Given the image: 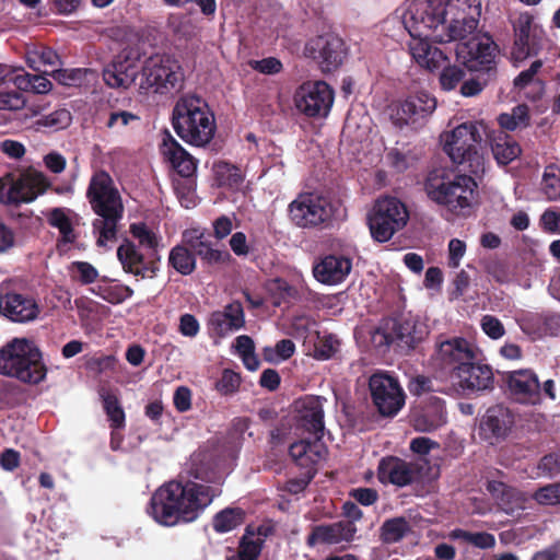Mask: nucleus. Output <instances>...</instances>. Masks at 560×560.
<instances>
[{"label":"nucleus","mask_w":560,"mask_h":560,"mask_svg":"<svg viewBox=\"0 0 560 560\" xmlns=\"http://www.w3.org/2000/svg\"><path fill=\"white\" fill-rule=\"evenodd\" d=\"M332 214L330 200L314 192L300 194L288 206L291 223L300 229L323 228L331 221Z\"/></svg>","instance_id":"nucleus-10"},{"label":"nucleus","mask_w":560,"mask_h":560,"mask_svg":"<svg viewBox=\"0 0 560 560\" xmlns=\"http://www.w3.org/2000/svg\"><path fill=\"white\" fill-rule=\"evenodd\" d=\"M411 533V525L404 516L385 520L380 527V539L383 544L390 545L402 540Z\"/></svg>","instance_id":"nucleus-35"},{"label":"nucleus","mask_w":560,"mask_h":560,"mask_svg":"<svg viewBox=\"0 0 560 560\" xmlns=\"http://www.w3.org/2000/svg\"><path fill=\"white\" fill-rule=\"evenodd\" d=\"M241 381V375L238 373L225 369L217 383V389L222 395H232L238 390Z\"/></svg>","instance_id":"nucleus-55"},{"label":"nucleus","mask_w":560,"mask_h":560,"mask_svg":"<svg viewBox=\"0 0 560 560\" xmlns=\"http://www.w3.org/2000/svg\"><path fill=\"white\" fill-rule=\"evenodd\" d=\"M337 524L330 525H318L315 526L312 533L307 537V545L314 546L318 542L320 544H338L340 542L339 532Z\"/></svg>","instance_id":"nucleus-44"},{"label":"nucleus","mask_w":560,"mask_h":560,"mask_svg":"<svg viewBox=\"0 0 560 560\" xmlns=\"http://www.w3.org/2000/svg\"><path fill=\"white\" fill-rule=\"evenodd\" d=\"M511 397L525 405H535L540 400V383L532 370H516L504 374Z\"/></svg>","instance_id":"nucleus-23"},{"label":"nucleus","mask_w":560,"mask_h":560,"mask_svg":"<svg viewBox=\"0 0 560 560\" xmlns=\"http://www.w3.org/2000/svg\"><path fill=\"white\" fill-rule=\"evenodd\" d=\"M140 117L131 112L122 109H113L108 113L105 126L112 130H121L135 121H139Z\"/></svg>","instance_id":"nucleus-53"},{"label":"nucleus","mask_w":560,"mask_h":560,"mask_svg":"<svg viewBox=\"0 0 560 560\" xmlns=\"http://www.w3.org/2000/svg\"><path fill=\"white\" fill-rule=\"evenodd\" d=\"M260 551V539H255L253 535H244L240 541L237 555L229 557L228 560H257Z\"/></svg>","instance_id":"nucleus-46"},{"label":"nucleus","mask_w":560,"mask_h":560,"mask_svg":"<svg viewBox=\"0 0 560 560\" xmlns=\"http://www.w3.org/2000/svg\"><path fill=\"white\" fill-rule=\"evenodd\" d=\"M10 80L14 83L18 90L24 92L46 94L52 89V83L46 77L40 74H31L24 71V69H20V73H16Z\"/></svg>","instance_id":"nucleus-37"},{"label":"nucleus","mask_w":560,"mask_h":560,"mask_svg":"<svg viewBox=\"0 0 560 560\" xmlns=\"http://www.w3.org/2000/svg\"><path fill=\"white\" fill-rule=\"evenodd\" d=\"M465 75H466L465 70L459 66H456V65L444 66L442 69V72L440 74V79H439L441 88L445 91H452L460 82L463 83Z\"/></svg>","instance_id":"nucleus-51"},{"label":"nucleus","mask_w":560,"mask_h":560,"mask_svg":"<svg viewBox=\"0 0 560 560\" xmlns=\"http://www.w3.org/2000/svg\"><path fill=\"white\" fill-rule=\"evenodd\" d=\"M168 265L178 273L189 276L196 269V258L187 245H176L170 252Z\"/></svg>","instance_id":"nucleus-39"},{"label":"nucleus","mask_w":560,"mask_h":560,"mask_svg":"<svg viewBox=\"0 0 560 560\" xmlns=\"http://www.w3.org/2000/svg\"><path fill=\"white\" fill-rule=\"evenodd\" d=\"M421 468L396 456L383 457L377 466V479L383 485L402 488L420 478Z\"/></svg>","instance_id":"nucleus-21"},{"label":"nucleus","mask_w":560,"mask_h":560,"mask_svg":"<svg viewBox=\"0 0 560 560\" xmlns=\"http://www.w3.org/2000/svg\"><path fill=\"white\" fill-rule=\"evenodd\" d=\"M103 409L109 421L110 429L121 430L126 427V413L124 408L114 393L102 389L100 393Z\"/></svg>","instance_id":"nucleus-38"},{"label":"nucleus","mask_w":560,"mask_h":560,"mask_svg":"<svg viewBox=\"0 0 560 560\" xmlns=\"http://www.w3.org/2000/svg\"><path fill=\"white\" fill-rule=\"evenodd\" d=\"M411 424L418 432H433L446 423L445 401L429 396L411 415Z\"/></svg>","instance_id":"nucleus-26"},{"label":"nucleus","mask_w":560,"mask_h":560,"mask_svg":"<svg viewBox=\"0 0 560 560\" xmlns=\"http://www.w3.org/2000/svg\"><path fill=\"white\" fill-rule=\"evenodd\" d=\"M161 152L178 175L186 178L195 175L197 161L168 131L163 138Z\"/></svg>","instance_id":"nucleus-28"},{"label":"nucleus","mask_w":560,"mask_h":560,"mask_svg":"<svg viewBox=\"0 0 560 560\" xmlns=\"http://www.w3.org/2000/svg\"><path fill=\"white\" fill-rule=\"evenodd\" d=\"M295 351V345L290 339H281L275 346V348L266 347L264 349V357L266 361L276 360H288L293 355Z\"/></svg>","instance_id":"nucleus-52"},{"label":"nucleus","mask_w":560,"mask_h":560,"mask_svg":"<svg viewBox=\"0 0 560 560\" xmlns=\"http://www.w3.org/2000/svg\"><path fill=\"white\" fill-rule=\"evenodd\" d=\"M372 402L382 417L393 418L405 406L406 395L397 378L374 373L369 380Z\"/></svg>","instance_id":"nucleus-12"},{"label":"nucleus","mask_w":560,"mask_h":560,"mask_svg":"<svg viewBox=\"0 0 560 560\" xmlns=\"http://www.w3.org/2000/svg\"><path fill=\"white\" fill-rule=\"evenodd\" d=\"M491 151L498 164L508 165L522 153L520 144L505 132L497 136L491 143Z\"/></svg>","instance_id":"nucleus-34"},{"label":"nucleus","mask_w":560,"mask_h":560,"mask_svg":"<svg viewBox=\"0 0 560 560\" xmlns=\"http://www.w3.org/2000/svg\"><path fill=\"white\" fill-rule=\"evenodd\" d=\"M171 122L186 143L206 147L214 137L217 125L208 103L196 94L182 95L175 103Z\"/></svg>","instance_id":"nucleus-5"},{"label":"nucleus","mask_w":560,"mask_h":560,"mask_svg":"<svg viewBox=\"0 0 560 560\" xmlns=\"http://www.w3.org/2000/svg\"><path fill=\"white\" fill-rule=\"evenodd\" d=\"M92 292L110 304H120L133 295V290L126 284L97 285Z\"/></svg>","instance_id":"nucleus-41"},{"label":"nucleus","mask_w":560,"mask_h":560,"mask_svg":"<svg viewBox=\"0 0 560 560\" xmlns=\"http://www.w3.org/2000/svg\"><path fill=\"white\" fill-rule=\"evenodd\" d=\"M241 523L240 513L234 509H225L213 517L212 527L217 533L233 530Z\"/></svg>","instance_id":"nucleus-47"},{"label":"nucleus","mask_w":560,"mask_h":560,"mask_svg":"<svg viewBox=\"0 0 560 560\" xmlns=\"http://www.w3.org/2000/svg\"><path fill=\"white\" fill-rule=\"evenodd\" d=\"M324 396L305 395L295 401V429L311 438L323 439L325 432Z\"/></svg>","instance_id":"nucleus-18"},{"label":"nucleus","mask_w":560,"mask_h":560,"mask_svg":"<svg viewBox=\"0 0 560 560\" xmlns=\"http://www.w3.org/2000/svg\"><path fill=\"white\" fill-rule=\"evenodd\" d=\"M305 52L318 63L323 72H331L342 65L347 48L338 35L326 33L310 39Z\"/></svg>","instance_id":"nucleus-15"},{"label":"nucleus","mask_w":560,"mask_h":560,"mask_svg":"<svg viewBox=\"0 0 560 560\" xmlns=\"http://www.w3.org/2000/svg\"><path fill=\"white\" fill-rule=\"evenodd\" d=\"M323 439H301L289 446V454L292 460L304 471L316 475L317 465L327 455V446Z\"/></svg>","instance_id":"nucleus-25"},{"label":"nucleus","mask_w":560,"mask_h":560,"mask_svg":"<svg viewBox=\"0 0 560 560\" xmlns=\"http://www.w3.org/2000/svg\"><path fill=\"white\" fill-rule=\"evenodd\" d=\"M177 61L167 56L149 58L142 68V88L152 89L154 93H165L175 89L182 81Z\"/></svg>","instance_id":"nucleus-14"},{"label":"nucleus","mask_w":560,"mask_h":560,"mask_svg":"<svg viewBox=\"0 0 560 560\" xmlns=\"http://www.w3.org/2000/svg\"><path fill=\"white\" fill-rule=\"evenodd\" d=\"M541 191L549 201L560 200V167L557 164L551 163L545 167Z\"/></svg>","instance_id":"nucleus-42"},{"label":"nucleus","mask_w":560,"mask_h":560,"mask_svg":"<svg viewBox=\"0 0 560 560\" xmlns=\"http://www.w3.org/2000/svg\"><path fill=\"white\" fill-rule=\"evenodd\" d=\"M483 332L491 339H500L505 334V328L501 320L493 315H485L480 322Z\"/></svg>","instance_id":"nucleus-58"},{"label":"nucleus","mask_w":560,"mask_h":560,"mask_svg":"<svg viewBox=\"0 0 560 560\" xmlns=\"http://www.w3.org/2000/svg\"><path fill=\"white\" fill-rule=\"evenodd\" d=\"M539 226L547 234H560V210L546 209L539 217Z\"/></svg>","instance_id":"nucleus-56"},{"label":"nucleus","mask_w":560,"mask_h":560,"mask_svg":"<svg viewBox=\"0 0 560 560\" xmlns=\"http://www.w3.org/2000/svg\"><path fill=\"white\" fill-rule=\"evenodd\" d=\"M248 66L262 74L273 75L278 74L283 70V65L280 59L276 57H267L260 60H249Z\"/></svg>","instance_id":"nucleus-57"},{"label":"nucleus","mask_w":560,"mask_h":560,"mask_svg":"<svg viewBox=\"0 0 560 560\" xmlns=\"http://www.w3.org/2000/svg\"><path fill=\"white\" fill-rule=\"evenodd\" d=\"M351 259L341 255H327L313 268L316 280L324 284L341 283L350 273Z\"/></svg>","instance_id":"nucleus-29"},{"label":"nucleus","mask_w":560,"mask_h":560,"mask_svg":"<svg viewBox=\"0 0 560 560\" xmlns=\"http://www.w3.org/2000/svg\"><path fill=\"white\" fill-rule=\"evenodd\" d=\"M451 539H460L480 549H490L495 545V538L487 532L470 533L460 528H455L450 533Z\"/></svg>","instance_id":"nucleus-43"},{"label":"nucleus","mask_w":560,"mask_h":560,"mask_svg":"<svg viewBox=\"0 0 560 560\" xmlns=\"http://www.w3.org/2000/svg\"><path fill=\"white\" fill-rule=\"evenodd\" d=\"M0 313L15 323H27L37 318L39 306L27 295L9 292L0 298Z\"/></svg>","instance_id":"nucleus-27"},{"label":"nucleus","mask_w":560,"mask_h":560,"mask_svg":"<svg viewBox=\"0 0 560 560\" xmlns=\"http://www.w3.org/2000/svg\"><path fill=\"white\" fill-rule=\"evenodd\" d=\"M447 4L443 0H424L411 3L404 14L402 23L411 39L431 38L436 43L462 40L478 26L471 16L446 19Z\"/></svg>","instance_id":"nucleus-3"},{"label":"nucleus","mask_w":560,"mask_h":560,"mask_svg":"<svg viewBox=\"0 0 560 560\" xmlns=\"http://www.w3.org/2000/svg\"><path fill=\"white\" fill-rule=\"evenodd\" d=\"M210 325L220 337L242 329L245 326V314L242 303L233 301L226 304L222 311L213 312L210 317Z\"/></svg>","instance_id":"nucleus-30"},{"label":"nucleus","mask_w":560,"mask_h":560,"mask_svg":"<svg viewBox=\"0 0 560 560\" xmlns=\"http://www.w3.org/2000/svg\"><path fill=\"white\" fill-rule=\"evenodd\" d=\"M138 67L127 57L118 56L103 70V80L112 89H128L136 80Z\"/></svg>","instance_id":"nucleus-32"},{"label":"nucleus","mask_w":560,"mask_h":560,"mask_svg":"<svg viewBox=\"0 0 560 560\" xmlns=\"http://www.w3.org/2000/svg\"><path fill=\"white\" fill-rule=\"evenodd\" d=\"M514 42L512 59L521 62L532 56H537L541 49L542 31L534 24L529 13H522L513 22Z\"/></svg>","instance_id":"nucleus-19"},{"label":"nucleus","mask_w":560,"mask_h":560,"mask_svg":"<svg viewBox=\"0 0 560 560\" xmlns=\"http://www.w3.org/2000/svg\"><path fill=\"white\" fill-rule=\"evenodd\" d=\"M515 418L511 409L502 404L489 407L480 419L479 436L494 445L505 440L512 431Z\"/></svg>","instance_id":"nucleus-20"},{"label":"nucleus","mask_w":560,"mask_h":560,"mask_svg":"<svg viewBox=\"0 0 560 560\" xmlns=\"http://www.w3.org/2000/svg\"><path fill=\"white\" fill-rule=\"evenodd\" d=\"M183 243L190 252L208 265L223 264L231 255L213 247L212 234L205 228H191L183 232Z\"/></svg>","instance_id":"nucleus-22"},{"label":"nucleus","mask_w":560,"mask_h":560,"mask_svg":"<svg viewBox=\"0 0 560 560\" xmlns=\"http://www.w3.org/2000/svg\"><path fill=\"white\" fill-rule=\"evenodd\" d=\"M349 497L363 506H370L377 502L380 495L376 489L359 487L349 491Z\"/></svg>","instance_id":"nucleus-59"},{"label":"nucleus","mask_w":560,"mask_h":560,"mask_svg":"<svg viewBox=\"0 0 560 560\" xmlns=\"http://www.w3.org/2000/svg\"><path fill=\"white\" fill-rule=\"evenodd\" d=\"M478 74L471 79L463 81L460 85V94L465 97H472L482 92L488 83L495 78L486 72H477Z\"/></svg>","instance_id":"nucleus-50"},{"label":"nucleus","mask_w":560,"mask_h":560,"mask_svg":"<svg viewBox=\"0 0 560 560\" xmlns=\"http://www.w3.org/2000/svg\"><path fill=\"white\" fill-rule=\"evenodd\" d=\"M542 505L560 504V483H551L537 489L533 495Z\"/></svg>","instance_id":"nucleus-54"},{"label":"nucleus","mask_w":560,"mask_h":560,"mask_svg":"<svg viewBox=\"0 0 560 560\" xmlns=\"http://www.w3.org/2000/svg\"><path fill=\"white\" fill-rule=\"evenodd\" d=\"M69 272L72 280L86 285L94 283L98 278L97 269L88 261H72L69 266Z\"/></svg>","instance_id":"nucleus-45"},{"label":"nucleus","mask_w":560,"mask_h":560,"mask_svg":"<svg viewBox=\"0 0 560 560\" xmlns=\"http://www.w3.org/2000/svg\"><path fill=\"white\" fill-rule=\"evenodd\" d=\"M537 469L539 475L547 477H555L560 472V455L549 453L541 457L538 463Z\"/></svg>","instance_id":"nucleus-60"},{"label":"nucleus","mask_w":560,"mask_h":560,"mask_svg":"<svg viewBox=\"0 0 560 560\" xmlns=\"http://www.w3.org/2000/svg\"><path fill=\"white\" fill-rule=\"evenodd\" d=\"M199 457L190 468V476L196 480H171L153 492L147 512L156 523L171 527L195 522L221 494V471L210 454Z\"/></svg>","instance_id":"nucleus-2"},{"label":"nucleus","mask_w":560,"mask_h":560,"mask_svg":"<svg viewBox=\"0 0 560 560\" xmlns=\"http://www.w3.org/2000/svg\"><path fill=\"white\" fill-rule=\"evenodd\" d=\"M436 108V100L425 91L408 95L405 100L394 102L389 106L393 124L402 128L409 124H416L420 119L430 116Z\"/></svg>","instance_id":"nucleus-16"},{"label":"nucleus","mask_w":560,"mask_h":560,"mask_svg":"<svg viewBox=\"0 0 560 560\" xmlns=\"http://www.w3.org/2000/svg\"><path fill=\"white\" fill-rule=\"evenodd\" d=\"M173 402L177 411L186 412L191 408V390L187 386L176 388Z\"/></svg>","instance_id":"nucleus-63"},{"label":"nucleus","mask_w":560,"mask_h":560,"mask_svg":"<svg viewBox=\"0 0 560 560\" xmlns=\"http://www.w3.org/2000/svg\"><path fill=\"white\" fill-rule=\"evenodd\" d=\"M50 186L51 183L42 172L7 173L0 177V203L15 207L31 203Z\"/></svg>","instance_id":"nucleus-9"},{"label":"nucleus","mask_w":560,"mask_h":560,"mask_svg":"<svg viewBox=\"0 0 560 560\" xmlns=\"http://www.w3.org/2000/svg\"><path fill=\"white\" fill-rule=\"evenodd\" d=\"M451 380L468 394L491 390L494 383L492 369L487 364L474 363V360L463 365Z\"/></svg>","instance_id":"nucleus-24"},{"label":"nucleus","mask_w":560,"mask_h":560,"mask_svg":"<svg viewBox=\"0 0 560 560\" xmlns=\"http://www.w3.org/2000/svg\"><path fill=\"white\" fill-rule=\"evenodd\" d=\"M465 252V242L458 238H452L448 243V266L452 268H457Z\"/></svg>","instance_id":"nucleus-64"},{"label":"nucleus","mask_w":560,"mask_h":560,"mask_svg":"<svg viewBox=\"0 0 560 560\" xmlns=\"http://www.w3.org/2000/svg\"><path fill=\"white\" fill-rule=\"evenodd\" d=\"M481 142L479 128L472 122L462 124L451 132L444 150L464 174L447 167L431 170L424 182L430 200L452 212L470 207L477 188L476 178H481L486 170Z\"/></svg>","instance_id":"nucleus-1"},{"label":"nucleus","mask_w":560,"mask_h":560,"mask_svg":"<svg viewBox=\"0 0 560 560\" xmlns=\"http://www.w3.org/2000/svg\"><path fill=\"white\" fill-rule=\"evenodd\" d=\"M25 100L18 91L0 93V110H18L23 108Z\"/></svg>","instance_id":"nucleus-61"},{"label":"nucleus","mask_w":560,"mask_h":560,"mask_svg":"<svg viewBox=\"0 0 560 560\" xmlns=\"http://www.w3.org/2000/svg\"><path fill=\"white\" fill-rule=\"evenodd\" d=\"M86 199L98 218L93 223V233L97 234V246H105L116 240L118 222L122 219L124 206L118 189L110 175L103 170L96 171L89 183Z\"/></svg>","instance_id":"nucleus-4"},{"label":"nucleus","mask_w":560,"mask_h":560,"mask_svg":"<svg viewBox=\"0 0 560 560\" xmlns=\"http://www.w3.org/2000/svg\"><path fill=\"white\" fill-rule=\"evenodd\" d=\"M130 233L147 253H141L133 242L125 240L117 248V258L122 270L141 279L155 278L161 261L160 237L144 222L132 223Z\"/></svg>","instance_id":"nucleus-7"},{"label":"nucleus","mask_w":560,"mask_h":560,"mask_svg":"<svg viewBox=\"0 0 560 560\" xmlns=\"http://www.w3.org/2000/svg\"><path fill=\"white\" fill-rule=\"evenodd\" d=\"M431 38L411 39L409 51L412 59L422 68L435 71L448 61L446 54L430 44Z\"/></svg>","instance_id":"nucleus-33"},{"label":"nucleus","mask_w":560,"mask_h":560,"mask_svg":"<svg viewBox=\"0 0 560 560\" xmlns=\"http://www.w3.org/2000/svg\"><path fill=\"white\" fill-rule=\"evenodd\" d=\"M386 320L395 342L409 349H413L428 335L427 328L412 318L397 317Z\"/></svg>","instance_id":"nucleus-31"},{"label":"nucleus","mask_w":560,"mask_h":560,"mask_svg":"<svg viewBox=\"0 0 560 560\" xmlns=\"http://www.w3.org/2000/svg\"><path fill=\"white\" fill-rule=\"evenodd\" d=\"M48 369L38 346L27 338H13L0 348V374L21 383L38 385Z\"/></svg>","instance_id":"nucleus-6"},{"label":"nucleus","mask_w":560,"mask_h":560,"mask_svg":"<svg viewBox=\"0 0 560 560\" xmlns=\"http://www.w3.org/2000/svg\"><path fill=\"white\" fill-rule=\"evenodd\" d=\"M86 69H57L49 74L59 83L67 86H79L85 79Z\"/></svg>","instance_id":"nucleus-49"},{"label":"nucleus","mask_w":560,"mask_h":560,"mask_svg":"<svg viewBox=\"0 0 560 560\" xmlns=\"http://www.w3.org/2000/svg\"><path fill=\"white\" fill-rule=\"evenodd\" d=\"M26 63L34 71H40L45 66H57L60 63L59 55L48 46H36L26 52Z\"/></svg>","instance_id":"nucleus-40"},{"label":"nucleus","mask_w":560,"mask_h":560,"mask_svg":"<svg viewBox=\"0 0 560 560\" xmlns=\"http://www.w3.org/2000/svg\"><path fill=\"white\" fill-rule=\"evenodd\" d=\"M314 477L315 475L312 472L304 471L301 477L289 479L285 482L284 490L291 494H299L307 488Z\"/></svg>","instance_id":"nucleus-62"},{"label":"nucleus","mask_w":560,"mask_h":560,"mask_svg":"<svg viewBox=\"0 0 560 560\" xmlns=\"http://www.w3.org/2000/svg\"><path fill=\"white\" fill-rule=\"evenodd\" d=\"M497 45L490 37H471L456 45V59L472 72H486L497 75Z\"/></svg>","instance_id":"nucleus-11"},{"label":"nucleus","mask_w":560,"mask_h":560,"mask_svg":"<svg viewBox=\"0 0 560 560\" xmlns=\"http://www.w3.org/2000/svg\"><path fill=\"white\" fill-rule=\"evenodd\" d=\"M334 90L325 81H307L295 94L296 108L307 117H326L334 103Z\"/></svg>","instance_id":"nucleus-13"},{"label":"nucleus","mask_w":560,"mask_h":560,"mask_svg":"<svg viewBox=\"0 0 560 560\" xmlns=\"http://www.w3.org/2000/svg\"><path fill=\"white\" fill-rule=\"evenodd\" d=\"M475 359V352L467 339L456 337L442 341L433 357L434 368L441 376L451 378L463 365Z\"/></svg>","instance_id":"nucleus-17"},{"label":"nucleus","mask_w":560,"mask_h":560,"mask_svg":"<svg viewBox=\"0 0 560 560\" xmlns=\"http://www.w3.org/2000/svg\"><path fill=\"white\" fill-rule=\"evenodd\" d=\"M71 113L66 108L56 109L55 112L43 116L36 121L38 127L63 129L71 122Z\"/></svg>","instance_id":"nucleus-48"},{"label":"nucleus","mask_w":560,"mask_h":560,"mask_svg":"<svg viewBox=\"0 0 560 560\" xmlns=\"http://www.w3.org/2000/svg\"><path fill=\"white\" fill-rule=\"evenodd\" d=\"M409 220L407 206L393 196L380 197L368 215L371 236L378 243L388 242Z\"/></svg>","instance_id":"nucleus-8"},{"label":"nucleus","mask_w":560,"mask_h":560,"mask_svg":"<svg viewBox=\"0 0 560 560\" xmlns=\"http://www.w3.org/2000/svg\"><path fill=\"white\" fill-rule=\"evenodd\" d=\"M47 222L50 226L57 229L60 233L58 246L72 244L77 240L71 219L68 217L66 209L54 208L47 215Z\"/></svg>","instance_id":"nucleus-36"}]
</instances>
